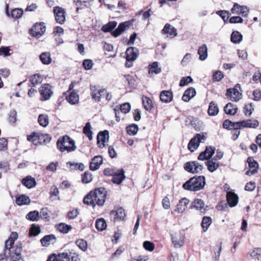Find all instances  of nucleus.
Here are the masks:
<instances>
[{
  "label": "nucleus",
  "instance_id": "f257e3e1",
  "mask_svg": "<svg viewBox=\"0 0 261 261\" xmlns=\"http://www.w3.org/2000/svg\"><path fill=\"white\" fill-rule=\"evenodd\" d=\"M107 191L103 187L97 188L91 191L83 199V203L87 205H91L93 208L96 205L102 206L107 199Z\"/></svg>",
  "mask_w": 261,
  "mask_h": 261
},
{
  "label": "nucleus",
  "instance_id": "f03ea898",
  "mask_svg": "<svg viewBox=\"0 0 261 261\" xmlns=\"http://www.w3.org/2000/svg\"><path fill=\"white\" fill-rule=\"evenodd\" d=\"M206 184L204 176H194L182 185V188L190 191H198L202 190Z\"/></svg>",
  "mask_w": 261,
  "mask_h": 261
},
{
  "label": "nucleus",
  "instance_id": "7ed1b4c3",
  "mask_svg": "<svg viewBox=\"0 0 261 261\" xmlns=\"http://www.w3.org/2000/svg\"><path fill=\"white\" fill-rule=\"evenodd\" d=\"M57 148L62 152H71L76 149L75 141L69 136L65 135L60 137L57 142Z\"/></svg>",
  "mask_w": 261,
  "mask_h": 261
},
{
  "label": "nucleus",
  "instance_id": "20e7f679",
  "mask_svg": "<svg viewBox=\"0 0 261 261\" xmlns=\"http://www.w3.org/2000/svg\"><path fill=\"white\" fill-rule=\"evenodd\" d=\"M259 125L258 122L256 120L248 119L238 122H232L229 119H226L224 121V125L226 128L229 127L228 125L232 126L236 129L242 128L244 127L256 128Z\"/></svg>",
  "mask_w": 261,
  "mask_h": 261
},
{
  "label": "nucleus",
  "instance_id": "39448f33",
  "mask_svg": "<svg viewBox=\"0 0 261 261\" xmlns=\"http://www.w3.org/2000/svg\"><path fill=\"white\" fill-rule=\"evenodd\" d=\"M51 137L48 134H43L33 132L28 135L27 140L35 145H45L50 142Z\"/></svg>",
  "mask_w": 261,
  "mask_h": 261
},
{
  "label": "nucleus",
  "instance_id": "423d86ee",
  "mask_svg": "<svg viewBox=\"0 0 261 261\" xmlns=\"http://www.w3.org/2000/svg\"><path fill=\"white\" fill-rule=\"evenodd\" d=\"M76 84L75 81L71 82L69 85L68 90L64 93L66 96V99L71 105H76L79 102V95L77 91L73 89L75 85Z\"/></svg>",
  "mask_w": 261,
  "mask_h": 261
},
{
  "label": "nucleus",
  "instance_id": "0eeeda50",
  "mask_svg": "<svg viewBox=\"0 0 261 261\" xmlns=\"http://www.w3.org/2000/svg\"><path fill=\"white\" fill-rule=\"evenodd\" d=\"M6 249L10 258L21 259V254L23 249V245L21 242H18L15 245L12 246L11 248H7Z\"/></svg>",
  "mask_w": 261,
  "mask_h": 261
},
{
  "label": "nucleus",
  "instance_id": "6e6552de",
  "mask_svg": "<svg viewBox=\"0 0 261 261\" xmlns=\"http://www.w3.org/2000/svg\"><path fill=\"white\" fill-rule=\"evenodd\" d=\"M208 206L200 198L195 199L191 203L190 208L195 209L200 212V215H204L208 210Z\"/></svg>",
  "mask_w": 261,
  "mask_h": 261
},
{
  "label": "nucleus",
  "instance_id": "1a4fd4ad",
  "mask_svg": "<svg viewBox=\"0 0 261 261\" xmlns=\"http://www.w3.org/2000/svg\"><path fill=\"white\" fill-rule=\"evenodd\" d=\"M184 169L189 173L197 174L200 173L203 169L202 165L197 161H189L184 164Z\"/></svg>",
  "mask_w": 261,
  "mask_h": 261
},
{
  "label": "nucleus",
  "instance_id": "9d476101",
  "mask_svg": "<svg viewBox=\"0 0 261 261\" xmlns=\"http://www.w3.org/2000/svg\"><path fill=\"white\" fill-rule=\"evenodd\" d=\"M90 90L91 98L95 102H99L106 93V88H99L96 85H90Z\"/></svg>",
  "mask_w": 261,
  "mask_h": 261
},
{
  "label": "nucleus",
  "instance_id": "9b49d317",
  "mask_svg": "<svg viewBox=\"0 0 261 261\" xmlns=\"http://www.w3.org/2000/svg\"><path fill=\"white\" fill-rule=\"evenodd\" d=\"M46 30L44 23L43 22H36L29 31L30 35L33 37L39 38L42 36Z\"/></svg>",
  "mask_w": 261,
  "mask_h": 261
},
{
  "label": "nucleus",
  "instance_id": "f8f14e48",
  "mask_svg": "<svg viewBox=\"0 0 261 261\" xmlns=\"http://www.w3.org/2000/svg\"><path fill=\"white\" fill-rule=\"evenodd\" d=\"M59 261H80L79 255L73 249L58 253Z\"/></svg>",
  "mask_w": 261,
  "mask_h": 261
},
{
  "label": "nucleus",
  "instance_id": "ddd939ff",
  "mask_svg": "<svg viewBox=\"0 0 261 261\" xmlns=\"http://www.w3.org/2000/svg\"><path fill=\"white\" fill-rule=\"evenodd\" d=\"M39 92L41 95L40 100L45 101L50 98L53 92L51 90V86L49 84L42 85L39 89Z\"/></svg>",
  "mask_w": 261,
  "mask_h": 261
},
{
  "label": "nucleus",
  "instance_id": "4468645a",
  "mask_svg": "<svg viewBox=\"0 0 261 261\" xmlns=\"http://www.w3.org/2000/svg\"><path fill=\"white\" fill-rule=\"evenodd\" d=\"M134 21V19H132L128 21L120 23L118 28L111 32V34L113 37H117L124 32L125 30L128 29L131 25H132Z\"/></svg>",
  "mask_w": 261,
  "mask_h": 261
},
{
  "label": "nucleus",
  "instance_id": "2eb2a0df",
  "mask_svg": "<svg viewBox=\"0 0 261 261\" xmlns=\"http://www.w3.org/2000/svg\"><path fill=\"white\" fill-rule=\"evenodd\" d=\"M205 139V137L203 134H197L189 142L188 149L191 152L194 151L199 146L201 140Z\"/></svg>",
  "mask_w": 261,
  "mask_h": 261
},
{
  "label": "nucleus",
  "instance_id": "dca6fc26",
  "mask_svg": "<svg viewBox=\"0 0 261 261\" xmlns=\"http://www.w3.org/2000/svg\"><path fill=\"white\" fill-rule=\"evenodd\" d=\"M110 215L113 218L115 222L123 221L126 217L125 210L121 207H117L116 210L111 211Z\"/></svg>",
  "mask_w": 261,
  "mask_h": 261
},
{
  "label": "nucleus",
  "instance_id": "f3484780",
  "mask_svg": "<svg viewBox=\"0 0 261 261\" xmlns=\"http://www.w3.org/2000/svg\"><path fill=\"white\" fill-rule=\"evenodd\" d=\"M184 236L180 231L175 232L171 235L172 243L175 248H180L184 244Z\"/></svg>",
  "mask_w": 261,
  "mask_h": 261
},
{
  "label": "nucleus",
  "instance_id": "a211bd4d",
  "mask_svg": "<svg viewBox=\"0 0 261 261\" xmlns=\"http://www.w3.org/2000/svg\"><path fill=\"white\" fill-rule=\"evenodd\" d=\"M232 14L241 15L243 17H246L249 13V9L246 6H241L238 3H234L233 7L231 9Z\"/></svg>",
  "mask_w": 261,
  "mask_h": 261
},
{
  "label": "nucleus",
  "instance_id": "6ab92c4d",
  "mask_svg": "<svg viewBox=\"0 0 261 261\" xmlns=\"http://www.w3.org/2000/svg\"><path fill=\"white\" fill-rule=\"evenodd\" d=\"M114 172L111 180L114 184L120 185L126 177L125 171L122 168H121L116 169Z\"/></svg>",
  "mask_w": 261,
  "mask_h": 261
},
{
  "label": "nucleus",
  "instance_id": "aec40b11",
  "mask_svg": "<svg viewBox=\"0 0 261 261\" xmlns=\"http://www.w3.org/2000/svg\"><path fill=\"white\" fill-rule=\"evenodd\" d=\"M54 13L57 22L63 24L65 20V12L64 9L59 6L55 7Z\"/></svg>",
  "mask_w": 261,
  "mask_h": 261
},
{
  "label": "nucleus",
  "instance_id": "412c9836",
  "mask_svg": "<svg viewBox=\"0 0 261 261\" xmlns=\"http://www.w3.org/2000/svg\"><path fill=\"white\" fill-rule=\"evenodd\" d=\"M215 148L212 146H207L204 151L201 152L198 156V160L200 161L208 160L213 155Z\"/></svg>",
  "mask_w": 261,
  "mask_h": 261
},
{
  "label": "nucleus",
  "instance_id": "4be33fe9",
  "mask_svg": "<svg viewBox=\"0 0 261 261\" xmlns=\"http://www.w3.org/2000/svg\"><path fill=\"white\" fill-rule=\"evenodd\" d=\"M247 161L249 165V170L246 172V174L250 176L257 172L258 164L257 162L251 156L247 158Z\"/></svg>",
  "mask_w": 261,
  "mask_h": 261
},
{
  "label": "nucleus",
  "instance_id": "5701e85b",
  "mask_svg": "<svg viewBox=\"0 0 261 261\" xmlns=\"http://www.w3.org/2000/svg\"><path fill=\"white\" fill-rule=\"evenodd\" d=\"M126 60L135 61L139 55V51L138 48L135 47H129L125 51Z\"/></svg>",
  "mask_w": 261,
  "mask_h": 261
},
{
  "label": "nucleus",
  "instance_id": "b1692460",
  "mask_svg": "<svg viewBox=\"0 0 261 261\" xmlns=\"http://www.w3.org/2000/svg\"><path fill=\"white\" fill-rule=\"evenodd\" d=\"M109 138V131L105 130L98 133L97 136V144L100 148H103L105 146V142L106 140H108Z\"/></svg>",
  "mask_w": 261,
  "mask_h": 261
},
{
  "label": "nucleus",
  "instance_id": "393cba45",
  "mask_svg": "<svg viewBox=\"0 0 261 261\" xmlns=\"http://www.w3.org/2000/svg\"><path fill=\"white\" fill-rule=\"evenodd\" d=\"M242 94L238 91L237 86L233 88H229L226 90V96L229 97L232 101H237L240 98Z\"/></svg>",
  "mask_w": 261,
  "mask_h": 261
},
{
  "label": "nucleus",
  "instance_id": "a878e982",
  "mask_svg": "<svg viewBox=\"0 0 261 261\" xmlns=\"http://www.w3.org/2000/svg\"><path fill=\"white\" fill-rule=\"evenodd\" d=\"M103 163L102 157L101 155H96L93 158L90 163L89 168L92 171H95L99 169Z\"/></svg>",
  "mask_w": 261,
  "mask_h": 261
},
{
  "label": "nucleus",
  "instance_id": "bb28decb",
  "mask_svg": "<svg viewBox=\"0 0 261 261\" xmlns=\"http://www.w3.org/2000/svg\"><path fill=\"white\" fill-rule=\"evenodd\" d=\"M238 196L233 192H228L226 194V200L230 207H234L238 204Z\"/></svg>",
  "mask_w": 261,
  "mask_h": 261
},
{
  "label": "nucleus",
  "instance_id": "cd10ccee",
  "mask_svg": "<svg viewBox=\"0 0 261 261\" xmlns=\"http://www.w3.org/2000/svg\"><path fill=\"white\" fill-rule=\"evenodd\" d=\"M6 13L9 17H11L12 18L16 19L20 18L22 16L23 14V10L21 8H14L11 11L10 13H9L8 6H7Z\"/></svg>",
  "mask_w": 261,
  "mask_h": 261
},
{
  "label": "nucleus",
  "instance_id": "c85d7f7f",
  "mask_svg": "<svg viewBox=\"0 0 261 261\" xmlns=\"http://www.w3.org/2000/svg\"><path fill=\"white\" fill-rule=\"evenodd\" d=\"M190 200L187 198H181L176 205L175 211L178 213H182L185 211L189 204Z\"/></svg>",
  "mask_w": 261,
  "mask_h": 261
},
{
  "label": "nucleus",
  "instance_id": "c756f323",
  "mask_svg": "<svg viewBox=\"0 0 261 261\" xmlns=\"http://www.w3.org/2000/svg\"><path fill=\"white\" fill-rule=\"evenodd\" d=\"M196 93L195 89L193 87H190L184 92L182 100L185 102H188L195 96Z\"/></svg>",
  "mask_w": 261,
  "mask_h": 261
},
{
  "label": "nucleus",
  "instance_id": "7c9ffc66",
  "mask_svg": "<svg viewBox=\"0 0 261 261\" xmlns=\"http://www.w3.org/2000/svg\"><path fill=\"white\" fill-rule=\"evenodd\" d=\"M30 201L29 197L23 194L16 195L15 196V202L19 206L29 204Z\"/></svg>",
  "mask_w": 261,
  "mask_h": 261
},
{
  "label": "nucleus",
  "instance_id": "2f4dec72",
  "mask_svg": "<svg viewBox=\"0 0 261 261\" xmlns=\"http://www.w3.org/2000/svg\"><path fill=\"white\" fill-rule=\"evenodd\" d=\"M164 34L169 36L170 38H173L177 35L176 29L169 23H166L164 25Z\"/></svg>",
  "mask_w": 261,
  "mask_h": 261
},
{
  "label": "nucleus",
  "instance_id": "473e14b6",
  "mask_svg": "<svg viewBox=\"0 0 261 261\" xmlns=\"http://www.w3.org/2000/svg\"><path fill=\"white\" fill-rule=\"evenodd\" d=\"M56 241V238L53 234L45 236L41 240L40 242L43 246H48L51 243H54Z\"/></svg>",
  "mask_w": 261,
  "mask_h": 261
},
{
  "label": "nucleus",
  "instance_id": "72a5a7b5",
  "mask_svg": "<svg viewBox=\"0 0 261 261\" xmlns=\"http://www.w3.org/2000/svg\"><path fill=\"white\" fill-rule=\"evenodd\" d=\"M93 0H75L74 1L76 6V12L78 13L80 9L88 8L90 6V3Z\"/></svg>",
  "mask_w": 261,
  "mask_h": 261
},
{
  "label": "nucleus",
  "instance_id": "f704fd0d",
  "mask_svg": "<svg viewBox=\"0 0 261 261\" xmlns=\"http://www.w3.org/2000/svg\"><path fill=\"white\" fill-rule=\"evenodd\" d=\"M205 165L207 166V170L211 172H214L219 167V163L216 162L215 158L208 160L205 162Z\"/></svg>",
  "mask_w": 261,
  "mask_h": 261
},
{
  "label": "nucleus",
  "instance_id": "c9c22d12",
  "mask_svg": "<svg viewBox=\"0 0 261 261\" xmlns=\"http://www.w3.org/2000/svg\"><path fill=\"white\" fill-rule=\"evenodd\" d=\"M30 86L31 87H35L36 85L40 84L43 81V77L39 73H36L30 77Z\"/></svg>",
  "mask_w": 261,
  "mask_h": 261
},
{
  "label": "nucleus",
  "instance_id": "e433bc0d",
  "mask_svg": "<svg viewBox=\"0 0 261 261\" xmlns=\"http://www.w3.org/2000/svg\"><path fill=\"white\" fill-rule=\"evenodd\" d=\"M18 238V233L17 232L14 231L11 232L9 238L5 241V247L11 248L14 245L15 241Z\"/></svg>",
  "mask_w": 261,
  "mask_h": 261
},
{
  "label": "nucleus",
  "instance_id": "4c0bfd02",
  "mask_svg": "<svg viewBox=\"0 0 261 261\" xmlns=\"http://www.w3.org/2000/svg\"><path fill=\"white\" fill-rule=\"evenodd\" d=\"M39 59L44 65H49L52 62L51 54L49 51L42 53L39 56Z\"/></svg>",
  "mask_w": 261,
  "mask_h": 261
},
{
  "label": "nucleus",
  "instance_id": "58836bf2",
  "mask_svg": "<svg viewBox=\"0 0 261 261\" xmlns=\"http://www.w3.org/2000/svg\"><path fill=\"white\" fill-rule=\"evenodd\" d=\"M238 111L237 107L231 102H229L224 107V112L228 115H234Z\"/></svg>",
  "mask_w": 261,
  "mask_h": 261
},
{
  "label": "nucleus",
  "instance_id": "ea45409f",
  "mask_svg": "<svg viewBox=\"0 0 261 261\" xmlns=\"http://www.w3.org/2000/svg\"><path fill=\"white\" fill-rule=\"evenodd\" d=\"M219 110L217 103L214 101H211L209 103L207 114L209 116H214L217 115L219 113Z\"/></svg>",
  "mask_w": 261,
  "mask_h": 261
},
{
  "label": "nucleus",
  "instance_id": "a19ab883",
  "mask_svg": "<svg viewBox=\"0 0 261 261\" xmlns=\"http://www.w3.org/2000/svg\"><path fill=\"white\" fill-rule=\"evenodd\" d=\"M213 220L210 216H204L202 219L201 226L203 232H206L212 224Z\"/></svg>",
  "mask_w": 261,
  "mask_h": 261
},
{
  "label": "nucleus",
  "instance_id": "79ce46f5",
  "mask_svg": "<svg viewBox=\"0 0 261 261\" xmlns=\"http://www.w3.org/2000/svg\"><path fill=\"white\" fill-rule=\"evenodd\" d=\"M21 183L23 185L29 189L34 187L36 185V181L34 178L31 176H28L25 178L22 179Z\"/></svg>",
  "mask_w": 261,
  "mask_h": 261
},
{
  "label": "nucleus",
  "instance_id": "37998d69",
  "mask_svg": "<svg viewBox=\"0 0 261 261\" xmlns=\"http://www.w3.org/2000/svg\"><path fill=\"white\" fill-rule=\"evenodd\" d=\"M161 72V69L159 67L158 63L154 62L148 66V74L150 76L154 74H158Z\"/></svg>",
  "mask_w": 261,
  "mask_h": 261
},
{
  "label": "nucleus",
  "instance_id": "c03bdc74",
  "mask_svg": "<svg viewBox=\"0 0 261 261\" xmlns=\"http://www.w3.org/2000/svg\"><path fill=\"white\" fill-rule=\"evenodd\" d=\"M117 24V22L115 21H109L108 23L103 25L101 30L102 32L105 33L110 32L113 31Z\"/></svg>",
  "mask_w": 261,
  "mask_h": 261
},
{
  "label": "nucleus",
  "instance_id": "a18cd8bd",
  "mask_svg": "<svg viewBox=\"0 0 261 261\" xmlns=\"http://www.w3.org/2000/svg\"><path fill=\"white\" fill-rule=\"evenodd\" d=\"M207 49L205 44L200 46L198 50V54L199 55V59L201 61L204 60L207 57Z\"/></svg>",
  "mask_w": 261,
  "mask_h": 261
},
{
  "label": "nucleus",
  "instance_id": "49530a36",
  "mask_svg": "<svg viewBox=\"0 0 261 261\" xmlns=\"http://www.w3.org/2000/svg\"><path fill=\"white\" fill-rule=\"evenodd\" d=\"M243 39L242 35L238 31H233L230 37V40L234 43H239Z\"/></svg>",
  "mask_w": 261,
  "mask_h": 261
},
{
  "label": "nucleus",
  "instance_id": "de8ad7c7",
  "mask_svg": "<svg viewBox=\"0 0 261 261\" xmlns=\"http://www.w3.org/2000/svg\"><path fill=\"white\" fill-rule=\"evenodd\" d=\"M107 222L103 218L97 219L95 222V227L98 231H103L107 228Z\"/></svg>",
  "mask_w": 261,
  "mask_h": 261
},
{
  "label": "nucleus",
  "instance_id": "09e8293b",
  "mask_svg": "<svg viewBox=\"0 0 261 261\" xmlns=\"http://www.w3.org/2000/svg\"><path fill=\"white\" fill-rule=\"evenodd\" d=\"M38 122L39 124L45 127L47 126L49 123V118L47 114H40L38 118Z\"/></svg>",
  "mask_w": 261,
  "mask_h": 261
},
{
  "label": "nucleus",
  "instance_id": "8fccbe9b",
  "mask_svg": "<svg viewBox=\"0 0 261 261\" xmlns=\"http://www.w3.org/2000/svg\"><path fill=\"white\" fill-rule=\"evenodd\" d=\"M56 228L58 231L63 233H67L72 229V227L71 225L61 223L56 225Z\"/></svg>",
  "mask_w": 261,
  "mask_h": 261
},
{
  "label": "nucleus",
  "instance_id": "3c124183",
  "mask_svg": "<svg viewBox=\"0 0 261 261\" xmlns=\"http://www.w3.org/2000/svg\"><path fill=\"white\" fill-rule=\"evenodd\" d=\"M83 132L88 137L90 141L92 140L93 133L91 131V126L89 122L86 123L85 126L83 128Z\"/></svg>",
  "mask_w": 261,
  "mask_h": 261
},
{
  "label": "nucleus",
  "instance_id": "603ef678",
  "mask_svg": "<svg viewBox=\"0 0 261 261\" xmlns=\"http://www.w3.org/2000/svg\"><path fill=\"white\" fill-rule=\"evenodd\" d=\"M139 129V127L136 124H132L128 125L126 127V131L128 135L130 136H134L137 134Z\"/></svg>",
  "mask_w": 261,
  "mask_h": 261
},
{
  "label": "nucleus",
  "instance_id": "864d4df0",
  "mask_svg": "<svg viewBox=\"0 0 261 261\" xmlns=\"http://www.w3.org/2000/svg\"><path fill=\"white\" fill-rule=\"evenodd\" d=\"M26 219L31 221H37L39 219V213L37 211L29 212L26 215Z\"/></svg>",
  "mask_w": 261,
  "mask_h": 261
},
{
  "label": "nucleus",
  "instance_id": "5fc2aeb1",
  "mask_svg": "<svg viewBox=\"0 0 261 261\" xmlns=\"http://www.w3.org/2000/svg\"><path fill=\"white\" fill-rule=\"evenodd\" d=\"M229 127L226 128L225 127L226 126L224 125V122H223V127L224 128H225L227 130H232L231 134H232V139L234 141L236 140L240 134V129L241 128L236 129L234 128H233L232 126H230V125H228Z\"/></svg>",
  "mask_w": 261,
  "mask_h": 261
},
{
  "label": "nucleus",
  "instance_id": "6e6d98bb",
  "mask_svg": "<svg viewBox=\"0 0 261 261\" xmlns=\"http://www.w3.org/2000/svg\"><path fill=\"white\" fill-rule=\"evenodd\" d=\"M142 103L144 109L146 110H150L152 108V101L147 96H143L142 97Z\"/></svg>",
  "mask_w": 261,
  "mask_h": 261
},
{
  "label": "nucleus",
  "instance_id": "4d7b16f0",
  "mask_svg": "<svg viewBox=\"0 0 261 261\" xmlns=\"http://www.w3.org/2000/svg\"><path fill=\"white\" fill-rule=\"evenodd\" d=\"M93 179L92 174L89 171L85 172L82 175V181L84 184L90 182Z\"/></svg>",
  "mask_w": 261,
  "mask_h": 261
},
{
  "label": "nucleus",
  "instance_id": "13d9d810",
  "mask_svg": "<svg viewBox=\"0 0 261 261\" xmlns=\"http://www.w3.org/2000/svg\"><path fill=\"white\" fill-rule=\"evenodd\" d=\"M250 255L251 257L259 260L261 258V247L254 248L250 252Z\"/></svg>",
  "mask_w": 261,
  "mask_h": 261
},
{
  "label": "nucleus",
  "instance_id": "bf43d9fd",
  "mask_svg": "<svg viewBox=\"0 0 261 261\" xmlns=\"http://www.w3.org/2000/svg\"><path fill=\"white\" fill-rule=\"evenodd\" d=\"M40 232V228L39 225L32 224L29 230L30 236H36Z\"/></svg>",
  "mask_w": 261,
  "mask_h": 261
},
{
  "label": "nucleus",
  "instance_id": "052dcab7",
  "mask_svg": "<svg viewBox=\"0 0 261 261\" xmlns=\"http://www.w3.org/2000/svg\"><path fill=\"white\" fill-rule=\"evenodd\" d=\"M17 112L15 110L11 111L8 117V121L10 124H14L17 121Z\"/></svg>",
  "mask_w": 261,
  "mask_h": 261
},
{
  "label": "nucleus",
  "instance_id": "680f3d73",
  "mask_svg": "<svg viewBox=\"0 0 261 261\" xmlns=\"http://www.w3.org/2000/svg\"><path fill=\"white\" fill-rule=\"evenodd\" d=\"M75 244L83 251H86L87 249V243L83 239H78Z\"/></svg>",
  "mask_w": 261,
  "mask_h": 261
},
{
  "label": "nucleus",
  "instance_id": "e2e57ef3",
  "mask_svg": "<svg viewBox=\"0 0 261 261\" xmlns=\"http://www.w3.org/2000/svg\"><path fill=\"white\" fill-rule=\"evenodd\" d=\"M143 246L146 250L150 252L152 251L155 248L154 243L149 241H144L143 244Z\"/></svg>",
  "mask_w": 261,
  "mask_h": 261
},
{
  "label": "nucleus",
  "instance_id": "0e129e2a",
  "mask_svg": "<svg viewBox=\"0 0 261 261\" xmlns=\"http://www.w3.org/2000/svg\"><path fill=\"white\" fill-rule=\"evenodd\" d=\"M120 110L124 114L128 113L131 109V106L128 102H125L120 105Z\"/></svg>",
  "mask_w": 261,
  "mask_h": 261
},
{
  "label": "nucleus",
  "instance_id": "69168bd1",
  "mask_svg": "<svg viewBox=\"0 0 261 261\" xmlns=\"http://www.w3.org/2000/svg\"><path fill=\"white\" fill-rule=\"evenodd\" d=\"M123 76L129 87H133L135 85L136 81L133 75L128 74L124 75Z\"/></svg>",
  "mask_w": 261,
  "mask_h": 261
},
{
  "label": "nucleus",
  "instance_id": "338daca9",
  "mask_svg": "<svg viewBox=\"0 0 261 261\" xmlns=\"http://www.w3.org/2000/svg\"><path fill=\"white\" fill-rule=\"evenodd\" d=\"M193 82V79L190 76H185L181 78L180 81L179 86L180 87H184L187 85L188 84Z\"/></svg>",
  "mask_w": 261,
  "mask_h": 261
},
{
  "label": "nucleus",
  "instance_id": "774afa93",
  "mask_svg": "<svg viewBox=\"0 0 261 261\" xmlns=\"http://www.w3.org/2000/svg\"><path fill=\"white\" fill-rule=\"evenodd\" d=\"M224 77L222 72L218 70L216 71L213 75V80L214 82L220 81Z\"/></svg>",
  "mask_w": 261,
  "mask_h": 261
}]
</instances>
